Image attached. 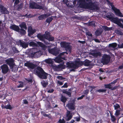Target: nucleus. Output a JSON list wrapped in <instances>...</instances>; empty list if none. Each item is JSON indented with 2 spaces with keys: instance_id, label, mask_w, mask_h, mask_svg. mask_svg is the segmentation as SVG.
<instances>
[{
  "instance_id": "obj_56",
  "label": "nucleus",
  "mask_w": 123,
  "mask_h": 123,
  "mask_svg": "<svg viewBox=\"0 0 123 123\" xmlns=\"http://www.w3.org/2000/svg\"><path fill=\"white\" fill-rule=\"evenodd\" d=\"M59 123H65V120L63 119H62V120L61 119H60L58 121Z\"/></svg>"
},
{
  "instance_id": "obj_49",
  "label": "nucleus",
  "mask_w": 123,
  "mask_h": 123,
  "mask_svg": "<svg viewBox=\"0 0 123 123\" xmlns=\"http://www.w3.org/2000/svg\"><path fill=\"white\" fill-rule=\"evenodd\" d=\"M18 82L19 83H20V84L19 85L17 86V88H19L23 87L24 86L23 83L21 81H19Z\"/></svg>"
},
{
  "instance_id": "obj_53",
  "label": "nucleus",
  "mask_w": 123,
  "mask_h": 123,
  "mask_svg": "<svg viewBox=\"0 0 123 123\" xmlns=\"http://www.w3.org/2000/svg\"><path fill=\"white\" fill-rule=\"evenodd\" d=\"M26 80L30 84H32L33 82V81L32 80V78H30L29 79H26Z\"/></svg>"
},
{
  "instance_id": "obj_62",
  "label": "nucleus",
  "mask_w": 123,
  "mask_h": 123,
  "mask_svg": "<svg viewBox=\"0 0 123 123\" xmlns=\"http://www.w3.org/2000/svg\"><path fill=\"white\" fill-rule=\"evenodd\" d=\"M12 90L13 91H16L18 90L16 87H13L11 88Z\"/></svg>"
},
{
  "instance_id": "obj_43",
  "label": "nucleus",
  "mask_w": 123,
  "mask_h": 123,
  "mask_svg": "<svg viewBox=\"0 0 123 123\" xmlns=\"http://www.w3.org/2000/svg\"><path fill=\"white\" fill-rule=\"evenodd\" d=\"M120 114V111L119 110H116L114 114V115L116 117H117Z\"/></svg>"
},
{
  "instance_id": "obj_40",
  "label": "nucleus",
  "mask_w": 123,
  "mask_h": 123,
  "mask_svg": "<svg viewBox=\"0 0 123 123\" xmlns=\"http://www.w3.org/2000/svg\"><path fill=\"white\" fill-rule=\"evenodd\" d=\"M45 61L46 63L48 64H52L53 62V61L52 60L50 59H46Z\"/></svg>"
},
{
  "instance_id": "obj_7",
  "label": "nucleus",
  "mask_w": 123,
  "mask_h": 123,
  "mask_svg": "<svg viewBox=\"0 0 123 123\" xmlns=\"http://www.w3.org/2000/svg\"><path fill=\"white\" fill-rule=\"evenodd\" d=\"M110 59L109 56L106 54H104L102 56L101 62L103 64H107L109 62Z\"/></svg>"
},
{
  "instance_id": "obj_10",
  "label": "nucleus",
  "mask_w": 123,
  "mask_h": 123,
  "mask_svg": "<svg viewBox=\"0 0 123 123\" xmlns=\"http://www.w3.org/2000/svg\"><path fill=\"white\" fill-rule=\"evenodd\" d=\"M1 72L3 74L7 73L9 70V68L8 66L6 64H4L1 66Z\"/></svg>"
},
{
  "instance_id": "obj_39",
  "label": "nucleus",
  "mask_w": 123,
  "mask_h": 123,
  "mask_svg": "<svg viewBox=\"0 0 123 123\" xmlns=\"http://www.w3.org/2000/svg\"><path fill=\"white\" fill-rule=\"evenodd\" d=\"M109 46L112 47L113 48H115L117 46V44L116 43H113L110 44H109Z\"/></svg>"
},
{
  "instance_id": "obj_23",
  "label": "nucleus",
  "mask_w": 123,
  "mask_h": 123,
  "mask_svg": "<svg viewBox=\"0 0 123 123\" xmlns=\"http://www.w3.org/2000/svg\"><path fill=\"white\" fill-rule=\"evenodd\" d=\"M37 37L41 41H43L45 39L44 35H41L40 34H38L37 35Z\"/></svg>"
},
{
  "instance_id": "obj_48",
  "label": "nucleus",
  "mask_w": 123,
  "mask_h": 123,
  "mask_svg": "<svg viewBox=\"0 0 123 123\" xmlns=\"http://www.w3.org/2000/svg\"><path fill=\"white\" fill-rule=\"evenodd\" d=\"M78 115L79 116V117H74V119L75 120V121L77 122H79L80 121V116L79 114L78 113Z\"/></svg>"
},
{
  "instance_id": "obj_28",
  "label": "nucleus",
  "mask_w": 123,
  "mask_h": 123,
  "mask_svg": "<svg viewBox=\"0 0 123 123\" xmlns=\"http://www.w3.org/2000/svg\"><path fill=\"white\" fill-rule=\"evenodd\" d=\"M68 53L66 51L60 53L58 55L59 56L61 57L64 58V60H65V57L66 56L65 55H67L68 54Z\"/></svg>"
},
{
  "instance_id": "obj_38",
  "label": "nucleus",
  "mask_w": 123,
  "mask_h": 123,
  "mask_svg": "<svg viewBox=\"0 0 123 123\" xmlns=\"http://www.w3.org/2000/svg\"><path fill=\"white\" fill-rule=\"evenodd\" d=\"M10 103L9 102H8V104L6 105H5L4 106V108H6L7 109H12V107L11 106V105H10Z\"/></svg>"
},
{
  "instance_id": "obj_19",
  "label": "nucleus",
  "mask_w": 123,
  "mask_h": 123,
  "mask_svg": "<svg viewBox=\"0 0 123 123\" xmlns=\"http://www.w3.org/2000/svg\"><path fill=\"white\" fill-rule=\"evenodd\" d=\"M10 28L13 30L17 32H19V28L18 26L15 25H13L10 27Z\"/></svg>"
},
{
  "instance_id": "obj_4",
  "label": "nucleus",
  "mask_w": 123,
  "mask_h": 123,
  "mask_svg": "<svg viewBox=\"0 0 123 123\" xmlns=\"http://www.w3.org/2000/svg\"><path fill=\"white\" fill-rule=\"evenodd\" d=\"M106 17L107 18H109V20L112 22L117 24L120 27L121 26H122L123 24L120 22V21H121V20L122 19L120 20L118 18L114 17L111 15H108L106 16Z\"/></svg>"
},
{
  "instance_id": "obj_42",
  "label": "nucleus",
  "mask_w": 123,
  "mask_h": 123,
  "mask_svg": "<svg viewBox=\"0 0 123 123\" xmlns=\"http://www.w3.org/2000/svg\"><path fill=\"white\" fill-rule=\"evenodd\" d=\"M53 19V18L52 17H49L47 18L46 21L49 24L51 22Z\"/></svg>"
},
{
  "instance_id": "obj_27",
  "label": "nucleus",
  "mask_w": 123,
  "mask_h": 123,
  "mask_svg": "<svg viewBox=\"0 0 123 123\" xmlns=\"http://www.w3.org/2000/svg\"><path fill=\"white\" fill-rule=\"evenodd\" d=\"M86 25L89 26H92L95 27L96 25L95 24V22L94 21H92L89 23H86Z\"/></svg>"
},
{
  "instance_id": "obj_30",
  "label": "nucleus",
  "mask_w": 123,
  "mask_h": 123,
  "mask_svg": "<svg viewBox=\"0 0 123 123\" xmlns=\"http://www.w3.org/2000/svg\"><path fill=\"white\" fill-rule=\"evenodd\" d=\"M53 68L55 71H58L61 70V65L54 66H53Z\"/></svg>"
},
{
  "instance_id": "obj_11",
  "label": "nucleus",
  "mask_w": 123,
  "mask_h": 123,
  "mask_svg": "<svg viewBox=\"0 0 123 123\" xmlns=\"http://www.w3.org/2000/svg\"><path fill=\"white\" fill-rule=\"evenodd\" d=\"M43 54L42 51L40 50L36 52H32L31 55L34 57L38 58L40 56Z\"/></svg>"
},
{
  "instance_id": "obj_61",
  "label": "nucleus",
  "mask_w": 123,
  "mask_h": 123,
  "mask_svg": "<svg viewBox=\"0 0 123 123\" xmlns=\"http://www.w3.org/2000/svg\"><path fill=\"white\" fill-rule=\"evenodd\" d=\"M68 86V84L67 83H65L62 87L67 88Z\"/></svg>"
},
{
  "instance_id": "obj_8",
  "label": "nucleus",
  "mask_w": 123,
  "mask_h": 123,
  "mask_svg": "<svg viewBox=\"0 0 123 123\" xmlns=\"http://www.w3.org/2000/svg\"><path fill=\"white\" fill-rule=\"evenodd\" d=\"M48 50L49 53L55 56L58 54L61 51L60 49L57 47H55L51 49H49Z\"/></svg>"
},
{
  "instance_id": "obj_22",
  "label": "nucleus",
  "mask_w": 123,
  "mask_h": 123,
  "mask_svg": "<svg viewBox=\"0 0 123 123\" xmlns=\"http://www.w3.org/2000/svg\"><path fill=\"white\" fill-rule=\"evenodd\" d=\"M19 26L21 29H24L25 30L27 29V27L26 23L25 22H22L21 24L19 25Z\"/></svg>"
},
{
  "instance_id": "obj_45",
  "label": "nucleus",
  "mask_w": 123,
  "mask_h": 123,
  "mask_svg": "<svg viewBox=\"0 0 123 123\" xmlns=\"http://www.w3.org/2000/svg\"><path fill=\"white\" fill-rule=\"evenodd\" d=\"M55 38L54 37L52 36L51 35L47 39V40L49 41H54Z\"/></svg>"
},
{
  "instance_id": "obj_9",
  "label": "nucleus",
  "mask_w": 123,
  "mask_h": 123,
  "mask_svg": "<svg viewBox=\"0 0 123 123\" xmlns=\"http://www.w3.org/2000/svg\"><path fill=\"white\" fill-rule=\"evenodd\" d=\"M5 62L6 64L9 66L10 68H12L15 65L14 60L12 58H10L6 59Z\"/></svg>"
},
{
  "instance_id": "obj_55",
  "label": "nucleus",
  "mask_w": 123,
  "mask_h": 123,
  "mask_svg": "<svg viewBox=\"0 0 123 123\" xmlns=\"http://www.w3.org/2000/svg\"><path fill=\"white\" fill-rule=\"evenodd\" d=\"M109 113H112V112L108 110H106L105 112V114L106 115V116L107 117H108L109 116Z\"/></svg>"
},
{
  "instance_id": "obj_35",
  "label": "nucleus",
  "mask_w": 123,
  "mask_h": 123,
  "mask_svg": "<svg viewBox=\"0 0 123 123\" xmlns=\"http://www.w3.org/2000/svg\"><path fill=\"white\" fill-rule=\"evenodd\" d=\"M21 35H25L26 33V31L25 30H24L23 29H20L19 30V32Z\"/></svg>"
},
{
  "instance_id": "obj_46",
  "label": "nucleus",
  "mask_w": 123,
  "mask_h": 123,
  "mask_svg": "<svg viewBox=\"0 0 123 123\" xmlns=\"http://www.w3.org/2000/svg\"><path fill=\"white\" fill-rule=\"evenodd\" d=\"M102 32L99 30H97L95 32V33L96 36H98L101 35L102 33Z\"/></svg>"
},
{
  "instance_id": "obj_41",
  "label": "nucleus",
  "mask_w": 123,
  "mask_h": 123,
  "mask_svg": "<svg viewBox=\"0 0 123 123\" xmlns=\"http://www.w3.org/2000/svg\"><path fill=\"white\" fill-rule=\"evenodd\" d=\"M111 85L110 83L108 84H105V88H108L109 89H111Z\"/></svg>"
},
{
  "instance_id": "obj_25",
  "label": "nucleus",
  "mask_w": 123,
  "mask_h": 123,
  "mask_svg": "<svg viewBox=\"0 0 123 123\" xmlns=\"http://www.w3.org/2000/svg\"><path fill=\"white\" fill-rule=\"evenodd\" d=\"M44 38L46 39L47 40L51 36V34L49 32L46 31L45 32Z\"/></svg>"
},
{
  "instance_id": "obj_50",
  "label": "nucleus",
  "mask_w": 123,
  "mask_h": 123,
  "mask_svg": "<svg viewBox=\"0 0 123 123\" xmlns=\"http://www.w3.org/2000/svg\"><path fill=\"white\" fill-rule=\"evenodd\" d=\"M12 49L13 52L15 53H18L19 52L17 48L15 47H13Z\"/></svg>"
},
{
  "instance_id": "obj_3",
  "label": "nucleus",
  "mask_w": 123,
  "mask_h": 123,
  "mask_svg": "<svg viewBox=\"0 0 123 123\" xmlns=\"http://www.w3.org/2000/svg\"><path fill=\"white\" fill-rule=\"evenodd\" d=\"M62 47L64 48L66 51L70 54L72 51V47L70 45V43L65 42H62L60 43Z\"/></svg>"
},
{
  "instance_id": "obj_26",
  "label": "nucleus",
  "mask_w": 123,
  "mask_h": 123,
  "mask_svg": "<svg viewBox=\"0 0 123 123\" xmlns=\"http://www.w3.org/2000/svg\"><path fill=\"white\" fill-rule=\"evenodd\" d=\"M61 101L63 103H65L67 100V99L65 96L62 95L60 98Z\"/></svg>"
},
{
  "instance_id": "obj_16",
  "label": "nucleus",
  "mask_w": 123,
  "mask_h": 123,
  "mask_svg": "<svg viewBox=\"0 0 123 123\" xmlns=\"http://www.w3.org/2000/svg\"><path fill=\"white\" fill-rule=\"evenodd\" d=\"M19 42L20 46L24 48H25L27 47L29 45L28 43H25L24 41H22L21 40H19Z\"/></svg>"
},
{
  "instance_id": "obj_52",
  "label": "nucleus",
  "mask_w": 123,
  "mask_h": 123,
  "mask_svg": "<svg viewBox=\"0 0 123 123\" xmlns=\"http://www.w3.org/2000/svg\"><path fill=\"white\" fill-rule=\"evenodd\" d=\"M29 45L30 46H35L36 45V43L34 42H31L29 43Z\"/></svg>"
},
{
  "instance_id": "obj_32",
  "label": "nucleus",
  "mask_w": 123,
  "mask_h": 123,
  "mask_svg": "<svg viewBox=\"0 0 123 123\" xmlns=\"http://www.w3.org/2000/svg\"><path fill=\"white\" fill-rule=\"evenodd\" d=\"M62 92L64 93L67 94L69 97H71V92L68 91L66 90H63L62 91Z\"/></svg>"
},
{
  "instance_id": "obj_12",
  "label": "nucleus",
  "mask_w": 123,
  "mask_h": 123,
  "mask_svg": "<svg viewBox=\"0 0 123 123\" xmlns=\"http://www.w3.org/2000/svg\"><path fill=\"white\" fill-rule=\"evenodd\" d=\"M0 9L2 14H8L9 12L6 8L0 4Z\"/></svg>"
},
{
  "instance_id": "obj_31",
  "label": "nucleus",
  "mask_w": 123,
  "mask_h": 123,
  "mask_svg": "<svg viewBox=\"0 0 123 123\" xmlns=\"http://www.w3.org/2000/svg\"><path fill=\"white\" fill-rule=\"evenodd\" d=\"M47 17L46 15L45 14L40 15L38 17L39 20H42L43 19L46 18Z\"/></svg>"
},
{
  "instance_id": "obj_29",
  "label": "nucleus",
  "mask_w": 123,
  "mask_h": 123,
  "mask_svg": "<svg viewBox=\"0 0 123 123\" xmlns=\"http://www.w3.org/2000/svg\"><path fill=\"white\" fill-rule=\"evenodd\" d=\"M23 5V3H21L18 5L17 6V10L18 11H20L22 9Z\"/></svg>"
},
{
  "instance_id": "obj_33",
  "label": "nucleus",
  "mask_w": 123,
  "mask_h": 123,
  "mask_svg": "<svg viewBox=\"0 0 123 123\" xmlns=\"http://www.w3.org/2000/svg\"><path fill=\"white\" fill-rule=\"evenodd\" d=\"M41 84L43 87L45 88L47 86L48 84V83L47 81L43 80L42 82H41Z\"/></svg>"
},
{
  "instance_id": "obj_36",
  "label": "nucleus",
  "mask_w": 123,
  "mask_h": 123,
  "mask_svg": "<svg viewBox=\"0 0 123 123\" xmlns=\"http://www.w3.org/2000/svg\"><path fill=\"white\" fill-rule=\"evenodd\" d=\"M73 115H72V113L69 115H68V116H66V117L65 119L67 121H69L72 118Z\"/></svg>"
},
{
  "instance_id": "obj_47",
  "label": "nucleus",
  "mask_w": 123,
  "mask_h": 123,
  "mask_svg": "<svg viewBox=\"0 0 123 123\" xmlns=\"http://www.w3.org/2000/svg\"><path fill=\"white\" fill-rule=\"evenodd\" d=\"M113 106L115 110H117V109L120 107V105L117 104H116L115 105H114Z\"/></svg>"
},
{
  "instance_id": "obj_58",
  "label": "nucleus",
  "mask_w": 123,
  "mask_h": 123,
  "mask_svg": "<svg viewBox=\"0 0 123 123\" xmlns=\"http://www.w3.org/2000/svg\"><path fill=\"white\" fill-rule=\"evenodd\" d=\"M57 78L61 80H64L66 79L65 78L63 77L62 76H58L57 77Z\"/></svg>"
},
{
  "instance_id": "obj_60",
  "label": "nucleus",
  "mask_w": 123,
  "mask_h": 123,
  "mask_svg": "<svg viewBox=\"0 0 123 123\" xmlns=\"http://www.w3.org/2000/svg\"><path fill=\"white\" fill-rule=\"evenodd\" d=\"M85 95H82L80 97H79L77 98L78 100H81L84 97Z\"/></svg>"
},
{
  "instance_id": "obj_24",
  "label": "nucleus",
  "mask_w": 123,
  "mask_h": 123,
  "mask_svg": "<svg viewBox=\"0 0 123 123\" xmlns=\"http://www.w3.org/2000/svg\"><path fill=\"white\" fill-rule=\"evenodd\" d=\"M84 65L86 66H89L90 65L91 62L89 60L86 59L84 61Z\"/></svg>"
},
{
  "instance_id": "obj_59",
  "label": "nucleus",
  "mask_w": 123,
  "mask_h": 123,
  "mask_svg": "<svg viewBox=\"0 0 123 123\" xmlns=\"http://www.w3.org/2000/svg\"><path fill=\"white\" fill-rule=\"evenodd\" d=\"M89 92V90H86L84 91V94L86 95L87 96Z\"/></svg>"
},
{
  "instance_id": "obj_13",
  "label": "nucleus",
  "mask_w": 123,
  "mask_h": 123,
  "mask_svg": "<svg viewBox=\"0 0 123 123\" xmlns=\"http://www.w3.org/2000/svg\"><path fill=\"white\" fill-rule=\"evenodd\" d=\"M24 65L31 69H33L36 67V65L32 62H27L24 64Z\"/></svg>"
},
{
  "instance_id": "obj_20",
  "label": "nucleus",
  "mask_w": 123,
  "mask_h": 123,
  "mask_svg": "<svg viewBox=\"0 0 123 123\" xmlns=\"http://www.w3.org/2000/svg\"><path fill=\"white\" fill-rule=\"evenodd\" d=\"M91 55L96 58L101 55V53L100 52H96L95 50L92 51Z\"/></svg>"
},
{
  "instance_id": "obj_15",
  "label": "nucleus",
  "mask_w": 123,
  "mask_h": 123,
  "mask_svg": "<svg viewBox=\"0 0 123 123\" xmlns=\"http://www.w3.org/2000/svg\"><path fill=\"white\" fill-rule=\"evenodd\" d=\"M66 106L68 107L69 109L70 110H74L75 109L74 104L71 102L68 103L67 105Z\"/></svg>"
},
{
  "instance_id": "obj_17",
  "label": "nucleus",
  "mask_w": 123,
  "mask_h": 123,
  "mask_svg": "<svg viewBox=\"0 0 123 123\" xmlns=\"http://www.w3.org/2000/svg\"><path fill=\"white\" fill-rule=\"evenodd\" d=\"M64 60V57H61L59 56V55L58 57H56L54 59V61L57 63L62 62L63 61V60Z\"/></svg>"
},
{
  "instance_id": "obj_1",
  "label": "nucleus",
  "mask_w": 123,
  "mask_h": 123,
  "mask_svg": "<svg viewBox=\"0 0 123 123\" xmlns=\"http://www.w3.org/2000/svg\"><path fill=\"white\" fill-rule=\"evenodd\" d=\"M93 0H63L61 3L65 4L67 6L70 8H73V5L77 6L79 3V6L80 8L90 9L92 10L99 9L98 6L93 2Z\"/></svg>"
},
{
  "instance_id": "obj_51",
  "label": "nucleus",
  "mask_w": 123,
  "mask_h": 123,
  "mask_svg": "<svg viewBox=\"0 0 123 123\" xmlns=\"http://www.w3.org/2000/svg\"><path fill=\"white\" fill-rule=\"evenodd\" d=\"M103 29L106 31H109L111 30V28L109 27L106 26H104L103 27Z\"/></svg>"
},
{
  "instance_id": "obj_21",
  "label": "nucleus",
  "mask_w": 123,
  "mask_h": 123,
  "mask_svg": "<svg viewBox=\"0 0 123 123\" xmlns=\"http://www.w3.org/2000/svg\"><path fill=\"white\" fill-rule=\"evenodd\" d=\"M75 62L76 68H78L80 66H82L83 65H84V61H76Z\"/></svg>"
},
{
  "instance_id": "obj_5",
  "label": "nucleus",
  "mask_w": 123,
  "mask_h": 123,
  "mask_svg": "<svg viewBox=\"0 0 123 123\" xmlns=\"http://www.w3.org/2000/svg\"><path fill=\"white\" fill-rule=\"evenodd\" d=\"M106 2L111 7L112 9L114 11L116 15L121 17H123L122 13L120 12L119 9L115 7L112 3L109 0H106Z\"/></svg>"
},
{
  "instance_id": "obj_54",
  "label": "nucleus",
  "mask_w": 123,
  "mask_h": 123,
  "mask_svg": "<svg viewBox=\"0 0 123 123\" xmlns=\"http://www.w3.org/2000/svg\"><path fill=\"white\" fill-rule=\"evenodd\" d=\"M106 89H99L96 91L99 92H106Z\"/></svg>"
},
{
  "instance_id": "obj_44",
  "label": "nucleus",
  "mask_w": 123,
  "mask_h": 123,
  "mask_svg": "<svg viewBox=\"0 0 123 123\" xmlns=\"http://www.w3.org/2000/svg\"><path fill=\"white\" fill-rule=\"evenodd\" d=\"M11 68L12 70V71L14 72H16L18 70V68L16 66L15 64L12 68Z\"/></svg>"
},
{
  "instance_id": "obj_18",
  "label": "nucleus",
  "mask_w": 123,
  "mask_h": 123,
  "mask_svg": "<svg viewBox=\"0 0 123 123\" xmlns=\"http://www.w3.org/2000/svg\"><path fill=\"white\" fill-rule=\"evenodd\" d=\"M67 67L69 68H76L75 62L74 63L68 62L66 63Z\"/></svg>"
},
{
  "instance_id": "obj_6",
  "label": "nucleus",
  "mask_w": 123,
  "mask_h": 123,
  "mask_svg": "<svg viewBox=\"0 0 123 123\" xmlns=\"http://www.w3.org/2000/svg\"><path fill=\"white\" fill-rule=\"evenodd\" d=\"M29 7L30 8L32 9H37L43 10L44 8L43 6L39 5L34 2L30 3H29Z\"/></svg>"
},
{
  "instance_id": "obj_57",
  "label": "nucleus",
  "mask_w": 123,
  "mask_h": 123,
  "mask_svg": "<svg viewBox=\"0 0 123 123\" xmlns=\"http://www.w3.org/2000/svg\"><path fill=\"white\" fill-rule=\"evenodd\" d=\"M86 35L89 37H92V34L90 32H88L86 33Z\"/></svg>"
},
{
  "instance_id": "obj_64",
  "label": "nucleus",
  "mask_w": 123,
  "mask_h": 123,
  "mask_svg": "<svg viewBox=\"0 0 123 123\" xmlns=\"http://www.w3.org/2000/svg\"><path fill=\"white\" fill-rule=\"evenodd\" d=\"M118 46L119 48H123V43H122L121 44H118Z\"/></svg>"
},
{
  "instance_id": "obj_63",
  "label": "nucleus",
  "mask_w": 123,
  "mask_h": 123,
  "mask_svg": "<svg viewBox=\"0 0 123 123\" xmlns=\"http://www.w3.org/2000/svg\"><path fill=\"white\" fill-rule=\"evenodd\" d=\"M66 67V66L64 65H61V70L62 69H64Z\"/></svg>"
},
{
  "instance_id": "obj_34",
  "label": "nucleus",
  "mask_w": 123,
  "mask_h": 123,
  "mask_svg": "<svg viewBox=\"0 0 123 123\" xmlns=\"http://www.w3.org/2000/svg\"><path fill=\"white\" fill-rule=\"evenodd\" d=\"M111 116V121L114 122L116 120V118L113 115L112 113H110Z\"/></svg>"
},
{
  "instance_id": "obj_2",
  "label": "nucleus",
  "mask_w": 123,
  "mask_h": 123,
  "mask_svg": "<svg viewBox=\"0 0 123 123\" xmlns=\"http://www.w3.org/2000/svg\"><path fill=\"white\" fill-rule=\"evenodd\" d=\"M35 74L40 79H46L49 74L44 71L42 68L39 66L37 67L36 70L34 71Z\"/></svg>"
},
{
  "instance_id": "obj_14",
  "label": "nucleus",
  "mask_w": 123,
  "mask_h": 123,
  "mask_svg": "<svg viewBox=\"0 0 123 123\" xmlns=\"http://www.w3.org/2000/svg\"><path fill=\"white\" fill-rule=\"evenodd\" d=\"M36 30L35 29H33L31 27L29 28L28 30V36L31 37L32 35H33L34 33L36 32Z\"/></svg>"
},
{
  "instance_id": "obj_37",
  "label": "nucleus",
  "mask_w": 123,
  "mask_h": 123,
  "mask_svg": "<svg viewBox=\"0 0 123 123\" xmlns=\"http://www.w3.org/2000/svg\"><path fill=\"white\" fill-rule=\"evenodd\" d=\"M116 33L118 35L121 36L123 35V33L121 31L118 29L116 30L115 31Z\"/></svg>"
}]
</instances>
